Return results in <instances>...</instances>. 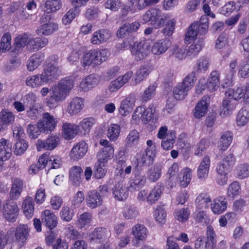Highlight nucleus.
I'll list each match as a JSON object with an SVG mask.
<instances>
[{
	"instance_id": "obj_48",
	"label": "nucleus",
	"mask_w": 249,
	"mask_h": 249,
	"mask_svg": "<svg viewBox=\"0 0 249 249\" xmlns=\"http://www.w3.org/2000/svg\"><path fill=\"white\" fill-rule=\"evenodd\" d=\"M149 69L145 66H142L137 71L135 75L134 81L136 84L142 81L150 73Z\"/></svg>"
},
{
	"instance_id": "obj_53",
	"label": "nucleus",
	"mask_w": 249,
	"mask_h": 249,
	"mask_svg": "<svg viewBox=\"0 0 249 249\" xmlns=\"http://www.w3.org/2000/svg\"><path fill=\"white\" fill-rule=\"evenodd\" d=\"M203 45V38H199L196 42L194 43L189 47L187 52V54L193 56L196 55L201 50Z\"/></svg>"
},
{
	"instance_id": "obj_15",
	"label": "nucleus",
	"mask_w": 249,
	"mask_h": 249,
	"mask_svg": "<svg viewBox=\"0 0 249 249\" xmlns=\"http://www.w3.org/2000/svg\"><path fill=\"white\" fill-rule=\"evenodd\" d=\"M140 24L139 22H134L130 24L125 23L119 29L116 36L118 37L122 38L129 36L132 32L137 31L139 28Z\"/></svg>"
},
{
	"instance_id": "obj_28",
	"label": "nucleus",
	"mask_w": 249,
	"mask_h": 249,
	"mask_svg": "<svg viewBox=\"0 0 249 249\" xmlns=\"http://www.w3.org/2000/svg\"><path fill=\"white\" fill-rule=\"evenodd\" d=\"M12 144L6 139L2 138L0 142V159L3 161L7 160L11 155Z\"/></svg>"
},
{
	"instance_id": "obj_56",
	"label": "nucleus",
	"mask_w": 249,
	"mask_h": 249,
	"mask_svg": "<svg viewBox=\"0 0 249 249\" xmlns=\"http://www.w3.org/2000/svg\"><path fill=\"white\" fill-rule=\"evenodd\" d=\"M114 151V150L112 145L104 147L103 148L102 151L98 155V160L100 161H107L108 159L113 156Z\"/></svg>"
},
{
	"instance_id": "obj_36",
	"label": "nucleus",
	"mask_w": 249,
	"mask_h": 249,
	"mask_svg": "<svg viewBox=\"0 0 249 249\" xmlns=\"http://www.w3.org/2000/svg\"><path fill=\"white\" fill-rule=\"evenodd\" d=\"M83 106V102L82 99L75 98L68 105L67 111L71 115L76 114L82 109Z\"/></svg>"
},
{
	"instance_id": "obj_45",
	"label": "nucleus",
	"mask_w": 249,
	"mask_h": 249,
	"mask_svg": "<svg viewBox=\"0 0 249 249\" xmlns=\"http://www.w3.org/2000/svg\"><path fill=\"white\" fill-rule=\"evenodd\" d=\"M140 136L139 132L136 129H133L129 131L125 140L126 144L129 146L136 145L139 142Z\"/></svg>"
},
{
	"instance_id": "obj_4",
	"label": "nucleus",
	"mask_w": 249,
	"mask_h": 249,
	"mask_svg": "<svg viewBox=\"0 0 249 249\" xmlns=\"http://www.w3.org/2000/svg\"><path fill=\"white\" fill-rule=\"evenodd\" d=\"M133 173L134 177H132L129 181V185L127 186L128 191L133 192L139 190L142 188L146 183V177L141 173L138 168V165H137Z\"/></svg>"
},
{
	"instance_id": "obj_40",
	"label": "nucleus",
	"mask_w": 249,
	"mask_h": 249,
	"mask_svg": "<svg viewBox=\"0 0 249 249\" xmlns=\"http://www.w3.org/2000/svg\"><path fill=\"white\" fill-rule=\"evenodd\" d=\"M163 189V188L161 185L157 184L148 195L147 198L148 202L150 204L155 203L160 197Z\"/></svg>"
},
{
	"instance_id": "obj_60",
	"label": "nucleus",
	"mask_w": 249,
	"mask_h": 249,
	"mask_svg": "<svg viewBox=\"0 0 249 249\" xmlns=\"http://www.w3.org/2000/svg\"><path fill=\"white\" fill-rule=\"evenodd\" d=\"M120 133V127L117 124H112L108 127L107 136L110 140H117Z\"/></svg>"
},
{
	"instance_id": "obj_51",
	"label": "nucleus",
	"mask_w": 249,
	"mask_h": 249,
	"mask_svg": "<svg viewBox=\"0 0 249 249\" xmlns=\"http://www.w3.org/2000/svg\"><path fill=\"white\" fill-rule=\"evenodd\" d=\"M219 84V80L217 71H213L211 72V77L208 80L206 87L210 91H213L216 89Z\"/></svg>"
},
{
	"instance_id": "obj_29",
	"label": "nucleus",
	"mask_w": 249,
	"mask_h": 249,
	"mask_svg": "<svg viewBox=\"0 0 249 249\" xmlns=\"http://www.w3.org/2000/svg\"><path fill=\"white\" fill-rule=\"evenodd\" d=\"M99 82L98 76L94 74L87 76L81 82L80 87L84 91L88 90L96 86Z\"/></svg>"
},
{
	"instance_id": "obj_59",
	"label": "nucleus",
	"mask_w": 249,
	"mask_h": 249,
	"mask_svg": "<svg viewBox=\"0 0 249 249\" xmlns=\"http://www.w3.org/2000/svg\"><path fill=\"white\" fill-rule=\"evenodd\" d=\"M134 104L130 100L125 99L124 100L121 104L119 112L122 115H126V113L132 111Z\"/></svg>"
},
{
	"instance_id": "obj_6",
	"label": "nucleus",
	"mask_w": 249,
	"mask_h": 249,
	"mask_svg": "<svg viewBox=\"0 0 249 249\" xmlns=\"http://www.w3.org/2000/svg\"><path fill=\"white\" fill-rule=\"evenodd\" d=\"M208 24H200L198 22L192 23L186 33L185 41H190L194 40L198 34L205 35L208 31Z\"/></svg>"
},
{
	"instance_id": "obj_3",
	"label": "nucleus",
	"mask_w": 249,
	"mask_h": 249,
	"mask_svg": "<svg viewBox=\"0 0 249 249\" xmlns=\"http://www.w3.org/2000/svg\"><path fill=\"white\" fill-rule=\"evenodd\" d=\"M130 50L135 60L140 61L144 59L149 53L150 46L145 40L136 41L130 45Z\"/></svg>"
},
{
	"instance_id": "obj_39",
	"label": "nucleus",
	"mask_w": 249,
	"mask_h": 249,
	"mask_svg": "<svg viewBox=\"0 0 249 249\" xmlns=\"http://www.w3.org/2000/svg\"><path fill=\"white\" fill-rule=\"evenodd\" d=\"M0 119H1V128L4 129L8 125L12 124L15 119V115L12 112L2 110L0 113Z\"/></svg>"
},
{
	"instance_id": "obj_11",
	"label": "nucleus",
	"mask_w": 249,
	"mask_h": 249,
	"mask_svg": "<svg viewBox=\"0 0 249 249\" xmlns=\"http://www.w3.org/2000/svg\"><path fill=\"white\" fill-rule=\"evenodd\" d=\"M61 70L57 65L54 63H49L44 69L43 74L48 82H52L60 74Z\"/></svg>"
},
{
	"instance_id": "obj_34",
	"label": "nucleus",
	"mask_w": 249,
	"mask_h": 249,
	"mask_svg": "<svg viewBox=\"0 0 249 249\" xmlns=\"http://www.w3.org/2000/svg\"><path fill=\"white\" fill-rule=\"evenodd\" d=\"M232 141V134L230 131L223 132L218 142V147L221 151L226 150Z\"/></svg>"
},
{
	"instance_id": "obj_61",
	"label": "nucleus",
	"mask_w": 249,
	"mask_h": 249,
	"mask_svg": "<svg viewBox=\"0 0 249 249\" xmlns=\"http://www.w3.org/2000/svg\"><path fill=\"white\" fill-rule=\"evenodd\" d=\"M157 85L155 84L149 85L144 91L142 95V102H147L155 94Z\"/></svg>"
},
{
	"instance_id": "obj_26",
	"label": "nucleus",
	"mask_w": 249,
	"mask_h": 249,
	"mask_svg": "<svg viewBox=\"0 0 249 249\" xmlns=\"http://www.w3.org/2000/svg\"><path fill=\"white\" fill-rule=\"evenodd\" d=\"M235 159L231 153L228 154L224 156L223 159L217 166V169L222 172L226 171L229 172L233 166Z\"/></svg>"
},
{
	"instance_id": "obj_16",
	"label": "nucleus",
	"mask_w": 249,
	"mask_h": 249,
	"mask_svg": "<svg viewBox=\"0 0 249 249\" xmlns=\"http://www.w3.org/2000/svg\"><path fill=\"white\" fill-rule=\"evenodd\" d=\"M108 236L107 230L103 227H98L89 235V240L90 242L102 243L105 241Z\"/></svg>"
},
{
	"instance_id": "obj_23",
	"label": "nucleus",
	"mask_w": 249,
	"mask_h": 249,
	"mask_svg": "<svg viewBox=\"0 0 249 249\" xmlns=\"http://www.w3.org/2000/svg\"><path fill=\"white\" fill-rule=\"evenodd\" d=\"M111 37V33L105 29L99 30L92 35L91 42L93 44L99 45L107 41Z\"/></svg>"
},
{
	"instance_id": "obj_37",
	"label": "nucleus",
	"mask_w": 249,
	"mask_h": 249,
	"mask_svg": "<svg viewBox=\"0 0 249 249\" xmlns=\"http://www.w3.org/2000/svg\"><path fill=\"white\" fill-rule=\"evenodd\" d=\"M147 233V229L143 225L138 224L132 228V234L135 238L142 240V241L146 239Z\"/></svg>"
},
{
	"instance_id": "obj_13",
	"label": "nucleus",
	"mask_w": 249,
	"mask_h": 249,
	"mask_svg": "<svg viewBox=\"0 0 249 249\" xmlns=\"http://www.w3.org/2000/svg\"><path fill=\"white\" fill-rule=\"evenodd\" d=\"M237 103L233 100L225 95L223 99L222 105L220 108V115L222 117H225L230 115L235 109Z\"/></svg>"
},
{
	"instance_id": "obj_55",
	"label": "nucleus",
	"mask_w": 249,
	"mask_h": 249,
	"mask_svg": "<svg viewBox=\"0 0 249 249\" xmlns=\"http://www.w3.org/2000/svg\"><path fill=\"white\" fill-rule=\"evenodd\" d=\"M191 177V173L189 169L182 170L178 176L180 186L183 188L187 186L190 182Z\"/></svg>"
},
{
	"instance_id": "obj_5",
	"label": "nucleus",
	"mask_w": 249,
	"mask_h": 249,
	"mask_svg": "<svg viewBox=\"0 0 249 249\" xmlns=\"http://www.w3.org/2000/svg\"><path fill=\"white\" fill-rule=\"evenodd\" d=\"M3 206L4 217L9 222H15L19 212L17 202L12 200L8 199Z\"/></svg>"
},
{
	"instance_id": "obj_25",
	"label": "nucleus",
	"mask_w": 249,
	"mask_h": 249,
	"mask_svg": "<svg viewBox=\"0 0 249 249\" xmlns=\"http://www.w3.org/2000/svg\"><path fill=\"white\" fill-rule=\"evenodd\" d=\"M83 169L80 166H75L69 172V179L73 185L78 186L82 182Z\"/></svg>"
},
{
	"instance_id": "obj_21",
	"label": "nucleus",
	"mask_w": 249,
	"mask_h": 249,
	"mask_svg": "<svg viewBox=\"0 0 249 249\" xmlns=\"http://www.w3.org/2000/svg\"><path fill=\"white\" fill-rule=\"evenodd\" d=\"M210 165V158L208 155L205 156L197 168V177L201 180H204L208 177Z\"/></svg>"
},
{
	"instance_id": "obj_27",
	"label": "nucleus",
	"mask_w": 249,
	"mask_h": 249,
	"mask_svg": "<svg viewBox=\"0 0 249 249\" xmlns=\"http://www.w3.org/2000/svg\"><path fill=\"white\" fill-rule=\"evenodd\" d=\"M171 45V42L169 39H160L155 43L151 51L153 54L159 55L165 53Z\"/></svg>"
},
{
	"instance_id": "obj_30",
	"label": "nucleus",
	"mask_w": 249,
	"mask_h": 249,
	"mask_svg": "<svg viewBox=\"0 0 249 249\" xmlns=\"http://www.w3.org/2000/svg\"><path fill=\"white\" fill-rule=\"evenodd\" d=\"M47 83L46 77L42 73L28 77L26 80L27 85L32 88H36Z\"/></svg>"
},
{
	"instance_id": "obj_62",
	"label": "nucleus",
	"mask_w": 249,
	"mask_h": 249,
	"mask_svg": "<svg viewBox=\"0 0 249 249\" xmlns=\"http://www.w3.org/2000/svg\"><path fill=\"white\" fill-rule=\"evenodd\" d=\"M240 186L237 181L231 183L228 188L227 194L229 197L233 199L235 196L239 195Z\"/></svg>"
},
{
	"instance_id": "obj_63",
	"label": "nucleus",
	"mask_w": 249,
	"mask_h": 249,
	"mask_svg": "<svg viewBox=\"0 0 249 249\" xmlns=\"http://www.w3.org/2000/svg\"><path fill=\"white\" fill-rule=\"evenodd\" d=\"M189 215L190 211L187 208H182L175 213V218L181 222H186L188 220Z\"/></svg>"
},
{
	"instance_id": "obj_41",
	"label": "nucleus",
	"mask_w": 249,
	"mask_h": 249,
	"mask_svg": "<svg viewBox=\"0 0 249 249\" xmlns=\"http://www.w3.org/2000/svg\"><path fill=\"white\" fill-rule=\"evenodd\" d=\"M42 124L38 122L36 124H29L27 132L31 139H36L41 132L44 133Z\"/></svg>"
},
{
	"instance_id": "obj_43",
	"label": "nucleus",
	"mask_w": 249,
	"mask_h": 249,
	"mask_svg": "<svg viewBox=\"0 0 249 249\" xmlns=\"http://www.w3.org/2000/svg\"><path fill=\"white\" fill-rule=\"evenodd\" d=\"M156 157V152L147 147L142 156V162L145 166H149L152 164Z\"/></svg>"
},
{
	"instance_id": "obj_46",
	"label": "nucleus",
	"mask_w": 249,
	"mask_h": 249,
	"mask_svg": "<svg viewBox=\"0 0 249 249\" xmlns=\"http://www.w3.org/2000/svg\"><path fill=\"white\" fill-rule=\"evenodd\" d=\"M249 121V111L242 108L238 112L236 117V123L239 126H244Z\"/></svg>"
},
{
	"instance_id": "obj_2",
	"label": "nucleus",
	"mask_w": 249,
	"mask_h": 249,
	"mask_svg": "<svg viewBox=\"0 0 249 249\" xmlns=\"http://www.w3.org/2000/svg\"><path fill=\"white\" fill-rule=\"evenodd\" d=\"M195 73L191 72L188 74L181 83H179L174 88L173 94L177 100H183L187 95L188 91L191 89L194 85Z\"/></svg>"
},
{
	"instance_id": "obj_33",
	"label": "nucleus",
	"mask_w": 249,
	"mask_h": 249,
	"mask_svg": "<svg viewBox=\"0 0 249 249\" xmlns=\"http://www.w3.org/2000/svg\"><path fill=\"white\" fill-rule=\"evenodd\" d=\"M162 166L158 163L149 168L147 171L148 179L151 182L157 181L161 175Z\"/></svg>"
},
{
	"instance_id": "obj_18",
	"label": "nucleus",
	"mask_w": 249,
	"mask_h": 249,
	"mask_svg": "<svg viewBox=\"0 0 249 249\" xmlns=\"http://www.w3.org/2000/svg\"><path fill=\"white\" fill-rule=\"evenodd\" d=\"M128 188L125 187L123 181L116 183L112 188L113 195L115 199L119 201L125 200L128 196Z\"/></svg>"
},
{
	"instance_id": "obj_8",
	"label": "nucleus",
	"mask_w": 249,
	"mask_h": 249,
	"mask_svg": "<svg viewBox=\"0 0 249 249\" xmlns=\"http://www.w3.org/2000/svg\"><path fill=\"white\" fill-rule=\"evenodd\" d=\"M60 142L59 138L55 136H50L45 141L38 139L36 143V148L38 151L42 149L52 150L54 149Z\"/></svg>"
},
{
	"instance_id": "obj_42",
	"label": "nucleus",
	"mask_w": 249,
	"mask_h": 249,
	"mask_svg": "<svg viewBox=\"0 0 249 249\" xmlns=\"http://www.w3.org/2000/svg\"><path fill=\"white\" fill-rule=\"evenodd\" d=\"M28 147V142L24 139H17L13 147L14 153L16 155H21L25 152Z\"/></svg>"
},
{
	"instance_id": "obj_31",
	"label": "nucleus",
	"mask_w": 249,
	"mask_h": 249,
	"mask_svg": "<svg viewBox=\"0 0 249 249\" xmlns=\"http://www.w3.org/2000/svg\"><path fill=\"white\" fill-rule=\"evenodd\" d=\"M161 14L160 10L154 8H150L147 10L142 16L143 22H150L151 24L153 25L156 19L161 17Z\"/></svg>"
},
{
	"instance_id": "obj_1",
	"label": "nucleus",
	"mask_w": 249,
	"mask_h": 249,
	"mask_svg": "<svg viewBox=\"0 0 249 249\" xmlns=\"http://www.w3.org/2000/svg\"><path fill=\"white\" fill-rule=\"evenodd\" d=\"M74 87L73 80L70 77L61 79L51 89L50 95L46 99V105L50 108H54L59 102L64 100Z\"/></svg>"
},
{
	"instance_id": "obj_58",
	"label": "nucleus",
	"mask_w": 249,
	"mask_h": 249,
	"mask_svg": "<svg viewBox=\"0 0 249 249\" xmlns=\"http://www.w3.org/2000/svg\"><path fill=\"white\" fill-rule=\"evenodd\" d=\"M209 147V142L205 139H202L196 145L195 155L199 157L202 156L205 153L207 148Z\"/></svg>"
},
{
	"instance_id": "obj_20",
	"label": "nucleus",
	"mask_w": 249,
	"mask_h": 249,
	"mask_svg": "<svg viewBox=\"0 0 249 249\" xmlns=\"http://www.w3.org/2000/svg\"><path fill=\"white\" fill-rule=\"evenodd\" d=\"M41 218L42 223L51 230L57 224V217L48 210H45L42 213Z\"/></svg>"
},
{
	"instance_id": "obj_22",
	"label": "nucleus",
	"mask_w": 249,
	"mask_h": 249,
	"mask_svg": "<svg viewBox=\"0 0 249 249\" xmlns=\"http://www.w3.org/2000/svg\"><path fill=\"white\" fill-rule=\"evenodd\" d=\"M58 26L52 22L44 23L39 26L36 30V34L39 36H50L58 30Z\"/></svg>"
},
{
	"instance_id": "obj_24",
	"label": "nucleus",
	"mask_w": 249,
	"mask_h": 249,
	"mask_svg": "<svg viewBox=\"0 0 249 249\" xmlns=\"http://www.w3.org/2000/svg\"><path fill=\"white\" fill-rule=\"evenodd\" d=\"M79 126L71 123H64L62 126V136L67 140L72 139L78 133Z\"/></svg>"
},
{
	"instance_id": "obj_14",
	"label": "nucleus",
	"mask_w": 249,
	"mask_h": 249,
	"mask_svg": "<svg viewBox=\"0 0 249 249\" xmlns=\"http://www.w3.org/2000/svg\"><path fill=\"white\" fill-rule=\"evenodd\" d=\"M155 107L153 105H150L148 107H139L136 109V112L140 111L142 113V121L144 124H147L150 121L153 122L155 118Z\"/></svg>"
},
{
	"instance_id": "obj_50",
	"label": "nucleus",
	"mask_w": 249,
	"mask_h": 249,
	"mask_svg": "<svg viewBox=\"0 0 249 249\" xmlns=\"http://www.w3.org/2000/svg\"><path fill=\"white\" fill-rule=\"evenodd\" d=\"M226 201L221 199H215L211 205V209L215 214H220L225 211L227 208Z\"/></svg>"
},
{
	"instance_id": "obj_19",
	"label": "nucleus",
	"mask_w": 249,
	"mask_h": 249,
	"mask_svg": "<svg viewBox=\"0 0 249 249\" xmlns=\"http://www.w3.org/2000/svg\"><path fill=\"white\" fill-rule=\"evenodd\" d=\"M210 102V97L204 96L196 105L195 108L194 115L195 118H200L204 116L207 110L208 105Z\"/></svg>"
},
{
	"instance_id": "obj_52",
	"label": "nucleus",
	"mask_w": 249,
	"mask_h": 249,
	"mask_svg": "<svg viewBox=\"0 0 249 249\" xmlns=\"http://www.w3.org/2000/svg\"><path fill=\"white\" fill-rule=\"evenodd\" d=\"M105 161H100L98 160L94 166V171L93 176L97 179H100L104 177L107 170L104 168L105 166Z\"/></svg>"
},
{
	"instance_id": "obj_64",
	"label": "nucleus",
	"mask_w": 249,
	"mask_h": 249,
	"mask_svg": "<svg viewBox=\"0 0 249 249\" xmlns=\"http://www.w3.org/2000/svg\"><path fill=\"white\" fill-rule=\"evenodd\" d=\"M74 215L73 210H71L68 207H63L60 212V216L63 221H70Z\"/></svg>"
},
{
	"instance_id": "obj_38",
	"label": "nucleus",
	"mask_w": 249,
	"mask_h": 249,
	"mask_svg": "<svg viewBox=\"0 0 249 249\" xmlns=\"http://www.w3.org/2000/svg\"><path fill=\"white\" fill-rule=\"evenodd\" d=\"M22 185L23 183L19 179L16 178L14 180L10 192V200L16 199L19 196L22 191Z\"/></svg>"
},
{
	"instance_id": "obj_17",
	"label": "nucleus",
	"mask_w": 249,
	"mask_h": 249,
	"mask_svg": "<svg viewBox=\"0 0 249 249\" xmlns=\"http://www.w3.org/2000/svg\"><path fill=\"white\" fill-rule=\"evenodd\" d=\"M97 50H90L81 58V63L83 67L90 66H97L100 64V61L98 58Z\"/></svg>"
},
{
	"instance_id": "obj_32",
	"label": "nucleus",
	"mask_w": 249,
	"mask_h": 249,
	"mask_svg": "<svg viewBox=\"0 0 249 249\" xmlns=\"http://www.w3.org/2000/svg\"><path fill=\"white\" fill-rule=\"evenodd\" d=\"M44 58V55L41 53L33 54L28 61L27 64L28 70L30 71H34L40 65Z\"/></svg>"
},
{
	"instance_id": "obj_54",
	"label": "nucleus",
	"mask_w": 249,
	"mask_h": 249,
	"mask_svg": "<svg viewBox=\"0 0 249 249\" xmlns=\"http://www.w3.org/2000/svg\"><path fill=\"white\" fill-rule=\"evenodd\" d=\"M62 165L61 158L58 155L50 156L48 158V166L50 168L48 170L47 174H51L53 169H58Z\"/></svg>"
},
{
	"instance_id": "obj_47",
	"label": "nucleus",
	"mask_w": 249,
	"mask_h": 249,
	"mask_svg": "<svg viewBox=\"0 0 249 249\" xmlns=\"http://www.w3.org/2000/svg\"><path fill=\"white\" fill-rule=\"evenodd\" d=\"M244 94V89L241 88H237L236 89H229L225 92L226 97L231 98L236 102L243 97Z\"/></svg>"
},
{
	"instance_id": "obj_44",
	"label": "nucleus",
	"mask_w": 249,
	"mask_h": 249,
	"mask_svg": "<svg viewBox=\"0 0 249 249\" xmlns=\"http://www.w3.org/2000/svg\"><path fill=\"white\" fill-rule=\"evenodd\" d=\"M29 38L30 36L27 33L18 35L15 38V42L14 43L15 48L14 51L18 52L20 51L21 49L24 47L26 45L27 46Z\"/></svg>"
},
{
	"instance_id": "obj_57",
	"label": "nucleus",
	"mask_w": 249,
	"mask_h": 249,
	"mask_svg": "<svg viewBox=\"0 0 249 249\" xmlns=\"http://www.w3.org/2000/svg\"><path fill=\"white\" fill-rule=\"evenodd\" d=\"M92 219L91 214L85 212L80 215L78 218L77 224L80 229L85 228L90 224Z\"/></svg>"
},
{
	"instance_id": "obj_35",
	"label": "nucleus",
	"mask_w": 249,
	"mask_h": 249,
	"mask_svg": "<svg viewBox=\"0 0 249 249\" xmlns=\"http://www.w3.org/2000/svg\"><path fill=\"white\" fill-rule=\"evenodd\" d=\"M22 207L26 217L28 218L32 217L34 212V202L32 197L28 196L23 200Z\"/></svg>"
},
{
	"instance_id": "obj_49",
	"label": "nucleus",
	"mask_w": 249,
	"mask_h": 249,
	"mask_svg": "<svg viewBox=\"0 0 249 249\" xmlns=\"http://www.w3.org/2000/svg\"><path fill=\"white\" fill-rule=\"evenodd\" d=\"M61 6L60 0H47L45 3V11L47 13L54 12L60 9Z\"/></svg>"
},
{
	"instance_id": "obj_9",
	"label": "nucleus",
	"mask_w": 249,
	"mask_h": 249,
	"mask_svg": "<svg viewBox=\"0 0 249 249\" xmlns=\"http://www.w3.org/2000/svg\"><path fill=\"white\" fill-rule=\"evenodd\" d=\"M38 122L43 125L44 133L52 132L55 128L57 124L56 118L48 112L44 113L42 119Z\"/></svg>"
},
{
	"instance_id": "obj_10",
	"label": "nucleus",
	"mask_w": 249,
	"mask_h": 249,
	"mask_svg": "<svg viewBox=\"0 0 249 249\" xmlns=\"http://www.w3.org/2000/svg\"><path fill=\"white\" fill-rule=\"evenodd\" d=\"M88 146L84 142H80L73 146L70 153L71 158L74 160L82 159L88 151Z\"/></svg>"
},
{
	"instance_id": "obj_12",
	"label": "nucleus",
	"mask_w": 249,
	"mask_h": 249,
	"mask_svg": "<svg viewBox=\"0 0 249 249\" xmlns=\"http://www.w3.org/2000/svg\"><path fill=\"white\" fill-rule=\"evenodd\" d=\"M88 206L94 209L102 205L103 200L101 195L96 190L89 191L86 199Z\"/></svg>"
},
{
	"instance_id": "obj_7",
	"label": "nucleus",
	"mask_w": 249,
	"mask_h": 249,
	"mask_svg": "<svg viewBox=\"0 0 249 249\" xmlns=\"http://www.w3.org/2000/svg\"><path fill=\"white\" fill-rule=\"evenodd\" d=\"M29 230L27 225H20L16 228V230L14 228L10 229L6 234L8 238L14 234L16 240L18 242L23 243L26 241L29 235Z\"/></svg>"
}]
</instances>
